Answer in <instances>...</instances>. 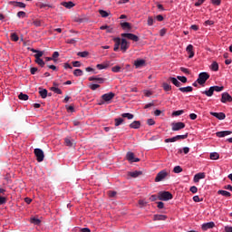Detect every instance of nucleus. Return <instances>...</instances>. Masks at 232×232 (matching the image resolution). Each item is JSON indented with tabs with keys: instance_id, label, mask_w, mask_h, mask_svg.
<instances>
[{
	"instance_id": "nucleus-1",
	"label": "nucleus",
	"mask_w": 232,
	"mask_h": 232,
	"mask_svg": "<svg viewBox=\"0 0 232 232\" xmlns=\"http://www.w3.org/2000/svg\"><path fill=\"white\" fill-rule=\"evenodd\" d=\"M173 198V194L169 191H160L158 193V199L163 200L164 202H168V200H171Z\"/></svg>"
},
{
	"instance_id": "nucleus-46",
	"label": "nucleus",
	"mask_w": 232,
	"mask_h": 232,
	"mask_svg": "<svg viewBox=\"0 0 232 232\" xmlns=\"http://www.w3.org/2000/svg\"><path fill=\"white\" fill-rule=\"evenodd\" d=\"M213 92H222L224 90V86H212Z\"/></svg>"
},
{
	"instance_id": "nucleus-45",
	"label": "nucleus",
	"mask_w": 232,
	"mask_h": 232,
	"mask_svg": "<svg viewBox=\"0 0 232 232\" xmlns=\"http://www.w3.org/2000/svg\"><path fill=\"white\" fill-rule=\"evenodd\" d=\"M178 81H180V82L186 83L188 82V78L186 76H177Z\"/></svg>"
},
{
	"instance_id": "nucleus-34",
	"label": "nucleus",
	"mask_w": 232,
	"mask_h": 232,
	"mask_svg": "<svg viewBox=\"0 0 232 232\" xmlns=\"http://www.w3.org/2000/svg\"><path fill=\"white\" fill-rule=\"evenodd\" d=\"M188 139V133H186L185 135H177L175 136V141L177 142V140H184Z\"/></svg>"
},
{
	"instance_id": "nucleus-54",
	"label": "nucleus",
	"mask_w": 232,
	"mask_h": 232,
	"mask_svg": "<svg viewBox=\"0 0 232 232\" xmlns=\"http://www.w3.org/2000/svg\"><path fill=\"white\" fill-rule=\"evenodd\" d=\"M211 3L212 5H215V6H220L222 0H211Z\"/></svg>"
},
{
	"instance_id": "nucleus-8",
	"label": "nucleus",
	"mask_w": 232,
	"mask_h": 232,
	"mask_svg": "<svg viewBox=\"0 0 232 232\" xmlns=\"http://www.w3.org/2000/svg\"><path fill=\"white\" fill-rule=\"evenodd\" d=\"M221 102L226 104V102H232V97L227 92H223L221 94Z\"/></svg>"
},
{
	"instance_id": "nucleus-29",
	"label": "nucleus",
	"mask_w": 232,
	"mask_h": 232,
	"mask_svg": "<svg viewBox=\"0 0 232 232\" xmlns=\"http://www.w3.org/2000/svg\"><path fill=\"white\" fill-rule=\"evenodd\" d=\"M202 93H203V95H207V97H213V93H215V92L213 91V88L210 87L209 90L205 91Z\"/></svg>"
},
{
	"instance_id": "nucleus-23",
	"label": "nucleus",
	"mask_w": 232,
	"mask_h": 232,
	"mask_svg": "<svg viewBox=\"0 0 232 232\" xmlns=\"http://www.w3.org/2000/svg\"><path fill=\"white\" fill-rule=\"evenodd\" d=\"M166 218H168V216H166V215L156 214V215L153 216V220L154 221H157V220H166Z\"/></svg>"
},
{
	"instance_id": "nucleus-24",
	"label": "nucleus",
	"mask_w": 232,
	"mask_h": 232,
	"mask_svg": "<svg viewBox=\"0 0 232 232\" xmlns=\"http://www.w3.org/2000/svg\"><path fill=\"white\" fill-rule=\"evenodd\" d=\"M39 90V95L42 97V99H46V97H48V91L41 88Z\"/></svg>"
},
{
	"instance_id": "nucleus-63",
	"label": "nucleus",
	"mask_w": 232,
	"mask_h": 232,
	"mask_svg": "<svg viewBox=\"0 0 232 232\" xmlns=\"http://www.w3.org/2000/svg\"><path fill=\"white\" fill-rule=\"evenodd\" d=\"M33 24H34V26H36V27H39V26H41V22L39 20H34L33 22Z\"/></svg>"
},
{
	"instance_id": "nucleus-25",
	"label": "nucleus",
	"mask_w": 232,
	"mask_h": 232,
	"mask_svg": "<svg viewBox=\"0 0 232 232\" xmlns=\"http://www.w3.org/2000/svg\"><path fill=\"white\" fill-rule=\"evenodd\" d=\"M129 177H132V179H137V177H140V175H142V171H133V172H129L128 173Z\"/></svg>"
},
{
	"instance_id": "nucleus-22",
	"label": "nucleus",
	"mask_w": 232,
	"mask_h": 232,
	"mask_svg": "<svg viewBox=\"0 0 232 232\" xmlns=\"http://www.w3.org/2000/svg\"><path fill=\"white\" fill-rule=\"evenodd\" d=\"M130 128H131L132 130H139V128H140V121H134L132 123L130 124Z\"/></svg>"
},
{
	"instance_id": "nucleus-51",
	"label": "nucleus",
	"mask_w": 232,
	"mask_h": 232,
	"mask_svg": "<svg viewBox=\"0 0 232 232\" xmlns=\"http://www.w3.org/2000/svg\"><path fill=\"white\" fill-rule=\"evenodd\" d=\"M108 195H109V197H111V198H113L117 197V192L113 191V190H110L108 192Z\"/></svg>"
},
{
	"instance_id": "nucleus-59",
	"label": "nucleus",
	"mask_w": 232,
	"mask_h": 232,
	"mask_svg": "<svg viewBox=\"0 0 232 232\" xmlns=\"http://www.w3.org/2000/svg\"><path fill=\"white\" fill-rule=\"evenodd\" d=\"M72 66H73L74 68H79V67H81V62H79V61L72 62Z\"/></svg>"
},
{
	"instance_id": "nucleus-31",
	"label": "nucleus",
	"mask_w": 232,
	"mask_h": 232,
	"mask_svg": "<svg viewBox=\"0 0 232 232\" xmlns=\"http://www.w3.org/2000/svg\"><path fill=\"white\" fill-rule=\"evenodd\" d=\"M34 63H36V64H38V66H41V68H44L45 63H44V61L43 59H41V58H36V59L34 60Z\"/></svg>"
},
{
	"instance_id": "nucleus-62",
	"label": "nucleus",
	"mask_w": 232,
	"mask_h": 232,
	"mask_svg": "<svg viewBox=\"0 0 232 232\" xmlns=\"http://www.w3.org/2000/svg\"><path fill=\"white\" fill-rule=\"evenodd\" d=\"M3 204H6V198L0 197V206H3Z\"/></svg>"
},
{
	"instance_id": "nucleus-37",
	"label": "nucleus",
	"mask_w": 232,
	"mask_h": 232,
	"mask_svg": "<svg viewBox=\"0 0 232 232\" xmlns=\"http://www.w3.org/2000/svg\"><path fill=\"white\" fill-rule=\"evenodd\" d=\"M121 117L123 119H129V121H131V119H133L134 116L133 114L127 112V113H122Z\"/></svg>"
},
{
	"instance_id": "nucleus-36",
	"label": "nucleus",
	"mask_w": 232,
	"mask_h": 232,
	"mask_svg": "<svg viewBox=\"0 0 232 232\" xmlns=\"http://www.w3.org/2000/svg\"><path fill=\"white\" fill-rule=\"evenodd\" d=\"M78 57H88L90 55V53L88 51L79 52L77 53Z\"/></svg>"
},
{
	"instance_id": "nucleus-4",
	"label": "nucleus",
	"mask_w": 232,
	"mask_h": 232,
	"mask_svg": "<svg viewBox=\"0 0 232 232\" xmlns=\"http://www.w3.org/2000/svg\"><path fill=\"white\" fill-rule=\"evenodd\" d=\"M34 155L37 162H43L44 160V151L41 149H34Z\"/></svg>"
},
{
	"instance_id": "nucleus-17",
	"label": "nucleus",
	"mask_w": 232,
	"mask_h": 232,
	"mask_svg": "<svg viewBox=\"0 0 232 232\" xmlns=\"http://www.w3.org/2000/svg\"><path fill=\"white\" fill-rule=\"evenodd\" d=\"M145 64H146V61L142 59L136 60L134 62L135 68H142V66H144Z\"/></svg>"
},
{
	"instance_id": "nucleus-43",
	"label": "nucleus",
	"mask_w": 232,
	"mask_h": 232,
	"mask_svg": "<svg viewBox=\"0 0 232 232\" xmlns=\"http://www.w3.org/2000/svg\"><path fill=\"white\" fill-rule=\"evenodd\" d=\"M89 88L91 90H92V92H95V90H97V88H101V85L97 84V83H92L89 85Z\"/></svg>"
},
{
	"instance_id": "nucleus-2",
	"label": "nucleus",
	"mask_w": 232,
	"mask_h": 232,
	"mask_svg": "<svg viewBox=\"0 0 232 232\" xmlns=\"http://www.w3.org/2000/svg\"><path fill=\"white\" fill-rule=\"evenodd\" d=\"M209 79V73L208 72H200L198 74V78L197 80L198 84H200V86H204L206 84V81Z\"/></svg>"
},
{
	"instance_id": "nucleus-33",
	"label": "nucleus",
	"mask_w": 232,
	"mask_h": 232,
	"mask_svg": "<svg viewBox=\"0 0 232 232\" xmlns=\"http://www.w3.org/2000/svg\"><path fill=\"white\" fill-rule=\"evenodd\" d=\"M13 5L18 8H26V5L23 2H13Z\"/></svg>"
},
{
	"instance_id": "nucleus-32",
	"label": "nucleus",
	"mask_w": 232,
	"mask_h": 232,
	"mask_svg": "<svg viewBox=\"0 0 232 232\" xmlns=\"http://www.w3.org/2000/svg\"><path fill=\"white\" fill-rule=\"evenodd\" d=\"M51 92H53L54 93H57V95H63V91L59 89L58 87H51Z\"/></svg>"
},
{
	"instance_id": "nucleus-35",
	"label": "nucleus",
	"mask_w": 232,
	"mask_h": 232,
	"mask_svg": "<svg viewBox=\"0 0 232 232\" xmlns=\"http://www.w3.org/2000/svg\"><path fill=\"white\" fill-rule=\"evenodd\" d=\"M218 195H222L223 197H231V193L227 190H218Z\"/></svg>"
},
{
	"instance_id": "nucleus-52",
	"label": "nucleus",
	"mask_w": 232,
	"mask_h": 232,
	"mask_svg": "<svg viewBox=\"0 0 232 232\" xmlns=\"http://www.w3.org/2000/svg\"><path fill=\"white\" fill-rule=\"evenodd\" d=\"M205 26H212V24H215V22L212 20H207L204 23Z\"/></svg>"
},
{
	"instance_id": "nucleus-20",
	"label": "nucleus",
	"mask_w": 232,
	"mask_h": 232,
	"mask_svg": "<svg viewBox=\"0 0 232 232\" xmlns=\"http://www.w3.org/2000/svg\"><path fill=\"white\" fill-rule=\"evenodd\" d=\"M121 26L122 30H126L127 32H130L131 30V24L128 22L121 23Z\"/></svg>"
},
{
	"instance_id": "nucleus-14",
	"label": "nucleus",
	"mask_w": 232,
	"mask_h": 232,
	"mask_svg": "<svg viewBox=\"0 0 232 232\" xmlns=\"http://www.w3.org/2000/svg\"><path fill=\"white\" fill-rule=\"evenodd\" d=\"M30 50L33 52V53H35L34 59H41L43 57V55H44V52H43V51H39V50L34 49V48H32Z\"/></svg>"
},
{
	"instance_id": "nucleus-18",
	"label": "nucleus",
	"mask_w": 232,
	"mask_h": 232,
	"mask_svg": "<svg viewBox=\"0 0 232 232\" xmlns=\"http://www.w3.org/2000/svg\"><path fill=\"white\" fill-rule=\"evenodd\" d=\"M179 92H181V93H191V92H193V87L191 86H187V87H179Z\"/></svg>"
},
{
	"instance_id": "nucleus-6",
	"label": "nucleus",
	"mask_w": 232,
	"mask_h": 232,
	"mask_svg": "<svg viewBox=\"0 0 232 232\" xmlns=\"http://www.w3.org/2000/svg\"><path fill=\"white\" fill-rule=\"evenodd\" d=\"M166 177H168V172H166L165 170H161L157 174L155 178V182H162V180L165 179Z\"/></svg>"
},
{
	"instance_id": "nucleus-15",
	"label": "nucleus",
	"mask_w": 232,
	"mask_h": 232,
	"mask_svg": "<svg viewBox=\"0 0 232 232\" xmlns=\"http://www.w3.org/2000/svg\"><path fill=\"white\" fill-rule=\"evenodd\" d=\"M231 130L218 131L216 133V136L218 137L219 139H222V137H227V135H231Z\"/></svg>"
},
{
	"instance_id": "nucleus-61",
	"label": "nucleus",
	"mask_w": 232,
	"mask_h": 232,
	"mask_svg": "<svg viewBox=\"0 0 232 232\" xmlns=\"http://www.w3.org/2000/svg\"><path fill=\"white\" fill-rule=\"evenodd\" d=\"M175 173H182V167L176 166L175 167Z\"/></svg>"
},
{
	"instance_id": "nucleus-49",
	"label": "nucleus",
	"mask_w": 232,
	"mask_h": 232,
	"mask_svg": "<svg viewBox=\"0 0 232 232\" xmlns=\"http://www.w3.org/2000/svg\"><path fill=\"white\" fill-rule=\"evenodd\" d=\"M121 67L119 65H115L114 67L111 68L112 72H114V73H119V72H121Z\"/></svg>"
},
{
	"instance_id": "nucleus-16",
	"label": "nucleus",
	"mask_w": 232,
	"mask_h": 232,
	"mask_svg": "<svg viewBox=\"0 0 232 232\" xmlns=\"http://www.w3.org/2000/svg\"><path fill=\"white\" fill-rule=\"evenodd\" d=\"M89 81H95L99 84H104L105 79L104 78H101L99 76H91V77H89Z\"/></svg>"
},
{
	"instance_id": "nucleus-11",
	"label": "nucleus",
	"mask_w": 232,
	"mask_h": 232,
	"mask_svg": "<svg viewBox=\"0 0 232 232\" xmlns=\"http://www.w3.org/2000/svg\"><path fill=\"white\" fill-rule=\"evenodd\" d=\"M213 227H215V222H213V221H210V222H208V223H204L201 226V229L203 231H208V229H213Z\"/></svg>"
},
{
	"instance_id": "nucleus-48",
	"label": "nucleus",
	"mask_w": 232,
	"mask_h": 232,
	"mask_svg": "<svg viewBox=\"0 0 232 232\" xmlns=\"http://www.w3.org/2000/svg\"><path fill=\"white\" fill-rule=\"evenodd\" d=\"M17 17H19V18L22 17L23 19H24V17H26V13L24 11H19L17 13Z\"/></svg>"
},
{
	"instance_id": "nucleus-13",
	"label": "nucleus",
	"mask_w": 232,
	"mask_h": 232,
	"mask_svg": "<svg viewBox=\"0 0 232 232\" xmlns=\"http://www.w3.org/2000/svg\"><path fill=\"white\" fill-rule=\"evenodd\" d=\"M202 179H206V173L204 172H199L198 174H196L194 176V182L197 183V182H200V180H202Z\"/></svg>"
},
{
	"instance_id": "nucleus-7",
	"label": "nucleus",
	"mask_w": 232,
	"mask_h": 232,
	"mask_svg": "<svg viewBox=\"0 0 232 232\" xmlns=\"http://www.w3.org/2000/svg\"><path fill=\"white\" fill-rule=\"evenodd\" d=\"M126 159L127 160H129V162H140V159L139 158H135V154L133 152H128L126 155Z\"/></svg>"
},
{
	"instance_id": "nucleus-10",
	"label": "nucleus",
	"mask_w": 232,
	"mask_h": 232,
	"mask_svg": "<svg viewBox=\"0 0 232 232\" xmlns=\"http://www.w3.org/2000/svg\"><path fill=\"white\" fill-rule=\"evenodd\" d=\"M120 46H121V50L122 52H126V50H128L130 48V44H128V41H126L125 38H122L121 40Z\"/></svg>"
},
{
	"instance_id": "nucleus-57",
	"label": "nucleus",
	"mask_w": 232,
	"mask_h": 232,
	"mask_svg": "<svg viewBox=\"0 0 232 232\" xmlns=\"http://www.w3.org/2000/svg\"><path fill=\"white\" fill-rule=\"evenodd\" d=\"M96 67L98 70H104V69L108 68L107 65L101 64V63L97 64Z\"/></svg>"
},
{
	"instance_id": "nucleus-44",
	"label": "nucleus",
	"mask_w": 232,
	"mask_h": 232,
	"mask_svg": "<svg viewBox=\"0 0 232 232\" xmlns=\"http://www.w3.org/2000/svg\"><path fill=\"white\" fill-rule=\"evenodd\" d=\"M154 23H155V19H153L151 16H149L147 21L148 26H153Z\"/></svg>"
},
{
	"instance_id": "nucleus-21",
	"label": "nucleus",
	"mask_w": 232,
	"mask_h": 232,
	"mask_svg": "<svg viewBox=\"0 0 232 232\" xmlns=\"http://www.w3.org/2000/svg\"><path fill=\"white\" fill-rule=\"evenodd\" d=\"M65 146H68L69 148H73L75 142L72 138H65L64 139Z\"/></svg>"
},
{
	"instance_id": "nucleus-39",
	"label": "nucleus",
	"mask_w": 232,
	"mask_h": 232,
	"mask_svg": "<svg viewBox=\"0 0 232 232\" xmlns=\"http://www.w3.org/2000/svg\"><path fill=\"white\" fill-rule=\"evenodd\" d=\"M182 151L185 155H188V153H189V148L188 147H184L183 149H179L178 150V153H182Z\"/></svg>"
},
{
	"instance_id": "nucleus-26",
	"label": "nucleus",
	"mask_w": 232,
	"mask_h": 232,
	"mask_svg": "<svg viewBox=\"0 0 232 232\" xmlns=\"http://www.w3.org/2000/svg\"><path fill=\"white\" fill-rule=\"evenodd\" d=\"M115 44H114V52L119 51V47L121 46V38H114L113 39Z\"/></svg>"
},
{
	"instance_id": "nucleus-41",
	"label": "nucleus",
	"mask_w": 232,
	"mask_h": 232,
	"mask_svg": "<svg viewBox=\"0 0 232 232\" xmlns=\"http://www.w3.org/2000/svg\"><path fill=\"white\" fill-rule=\"evenodd\" d=\"M73 75H75V77H81L82 76V70L81 69H76L73 71Z\"/></svg>"
},
{
	"instance_id": "nucleus-12",
	"label": "nucleus",
	"mask_w": 232,
	"mask_h": 232,
	"mask_svg": "<svg viewBox=\"0 0 232 232\" xmlns=\"http://www.w3.org/2000/svg\"><path fill=\"white\" fill-rule=\"evenodd\" d=\"M210 115L218 119V121H224L226 119V113L224 112H210Z\"/></svg>"
},
{
	"instance_id": "nucleus-47",
	"label": "nucleus",
	"mask_w": 232,
	"mask_h": 232,
	"mask_svg": "<svg viewBox=\"0 0 232 232\" xmlns=\"http://www.w3.org/2000/svg\"><path fill=\"white\" fill-rule=\"evenodd\" d=\"M99 14H100V15H102V17H108V15H110V13H108L104 10H100Z\"/></svg>"
},
{
	"instance_id": "nucleus-19",
	"label": "nucleus",
	"mask_w": 232,
	"mask_h": 232,
	"mask_svg": "<svg viewBox=\"0 0 232 232\" xmlns=\"http://www.w3.org/2000/svg\"><path fill=\"white\" fill-rule=\"evenodd\" d=\"M186 128V123L179 121L175 123V131H179L180 130H184Z\"/></svg>"
},
{
	"instance_id": "nucleus-38",
	"label": "nucleus",
	"mask_w": 232,
	"mask_h": 232,
	"mask_svg": "<svg viewBox=\"0 0 232 232\" xmlns=\"http://www.w3.org/2000/svg\"><path fill=\"white\" fill-rule=\"evenodd\" d=\"M115 122V126H121V124H122L124 122V119L122 118H116L114 120Z\"/></svg>"
},
{
	"instance_id": "nucleus-53",
	"label": "nucleus",
	"mask_w": 232,
	"mask_h": 232,
	"mask_svg": "<svg viewBox=\"0 0 232 232\" xmlns=\"http://www.w3.org/2000/svg\"><path fill=\"white\" fill-rule=\"evenodd\" d=\"M31 72V75H35V73H37V72H39V69H37V67H32L30 69Z\"/></svg>"
},
{
	"instance_id": "nucleus-55",
	"label": "nucleus",
	"mask_w": 232,
	"mask_h": 232,
	"mask_svg": "<svg viewBox=\"0 0 232 232\" xmlns=\"http://www.w3.org/2000/svg\"><path fill=\"white\" fill-rule=\"evenodd\" d=\"M189 191H190L191 193L195 194V193H198V188L196 186H192V187H190Z\"/></svg>"
},
{
	"instance_id": "nucleus-3",
	"label": "nucleus",
	"mask_w": 232,
	"mask_h": 232,
	"mask_svg": "<svg viewBox=\"0 0 232 232\" xmlns=\"http://www.w3.org/2000/svg\"><path fill=\"white\" fill-rule=\"evenodd\" d=\"M115 97V93L113 92H108L102 95V104H104V102H107V104H110L111 102V100Z\"/></svg>"
},
{
	"instance_id": "nucleus-30",
	"label": "nucleus",
	"mask_w": 232,
	"mask_h": 232,
	"mask_svg": "<svg viewBox=\"0 0 232 232\" xmlns=\"http://www.w3.org/2000/svg\"><path fill=\"white\" fill-rule=\"evenodd\" d=\"M210 70L212 72H218V63L213 62L210 65Z\"/></svg>"
},
{
	"instance_id": "nucleus-40",
	"label": "nucleus",
	"mask_w": 232,
	"mask_h": 232,
	"mask_svg": "<svg viewBox=\"0 0 232 232\" xmlns=\"http://www.w3.org/2000/svg\"><path fill=\"white\" fill-rule=\"evenodd\" d=\"M18 99H20V101H28V95L21 92L18 95Z\"/></svg>"
},
{
	"instance_id": "nucleus-56",
	"label": "nucleus",
	"mask_w": 232,
	"mask_h": 232,
	"mask_svg": "<svg viewBox=\"0 0 232 232\" xmlns=\"http://www.w3.org/2000/svg\"><path fill=\"white\" fill-rule=\"evenodd\" d=\"M147 204H148V202H146L144 199L139 200V205L140 208H144V206H146Z\"/></svg>"
},
{
	"instance_id": "nucleus-64",
	"label": "nucleus",
	"mask_w": 232,
	"mask_h": 232,
	"mask_svg": "<svg viewBox=\"0 0 232 232\" xmlns=\"http://www.w3.org/2000/svg\"><path fill=\"white\" fill-rule=\"evenodd\" d=\"M226 232H232V227H225Z\"/></svg>"
},
{
	"instance_id": "nucleus-50",
	"label": "nucleus",
	"mask_w": 232,
	"mask_h": 232,
	"mask_svg": "<svg viewBox=\"0 0 232 232\" xmlns=\"http://www.w3.org/2000/svg\"><path fill=\"white\" fill-rule=\"evenodd\" d=\"M163 90H165V92H169V90H171V85L169 83H163Z\"/></svg>"
},
{
	"instance_id": "nucleus-5",
	"label": "nucleus",
	"mask_w": 232,
	"mask_h": 232,
	"mask_svg": "<svg viewBox=\"0 0 232 232\" xmlns=\"http://www.w3.org/2000/svg\"><path fill=\"white\" fill-rule=\"evenodd\" d=\"M121 37H124L125 39H130V41H133L134 43H139V36L131 33H123L121 34Z\"/></svg>"
},
{
	"instance_id": "nucleus-42",
	"label": "nucleus",
	"mask_w": 232,
	"mask_h": 232,
	"mask_svg": "<svg viewBox=\"0 0 232 232\" xmlns=\"http://www.w3.org/2000/svg\"><path fill=\"white\" fill-rule=\"evenodd\" d=\"M11 40H13L14 43H17L19 41V36L15 33L11 34Z\"/></svg>"
},
{
	"instance_id": "nucleus-58",
	"label": "nucleus",
	"mask_w": 232,
	"mask_h": 232,
	"mask_svg": "<svg viewBox=\"0 0 232 232\" xmlns=\"http://www.w3.org/2000/svg\"><path fill=\"white\" fill-rule=\"evenodd\" d=\"M193 200H194V202H202V200H204V199L200 198V197H198V196H194Z\"/></svg>"
},
{
	"instance_id": "nucleus-27",
	"label": "nucleus",
	"mask_w": 232,
	"mask_h": 232,
	"mask_svg": "<svg viewBox=\"0 0 232 232\" xmlns=\"http://www.w3.org/2000/svg\"><path fill=\"white\" fill-rule=\"evenodd\" d=\"M210 160H218L220 159V154L218 152L210 153Z\"/></svg>"
},
{
	"instance_id": "nucleus-28",
	"label": "nucleus",
	"mask_w": 232,
	"mask_h": 232,
	"mask_svg": "<svg viewBox=\"0 0 232 232\" xmlns=\"http://www.w3.org/2000/svg\"><path fill=\"white\" fill-rule=\"evenodd\" d=\"M62 5L65 8H73L75 6V4H73V2H63L62 3Z\"/></svg>"
},
{
	"instance_id": "nucleus-9",
	"label": "nucleus",
	"mask_w": 232,
	"mask_h": 232,
	"mask_svg": "<svg viewBox=\"0 0 232 232\" xmlns=\"http://www.w3.org/2000/svg\"><path fill=\"white\" fill-rule=\"evenodd\" d=\"M186 52L188 55V59L195 57V51L193 50V44H188L186 48Z\"/></svg>"
},
{
	"instance_id": "nucleus-60",
	"label": "nucleus",
	"mask_w": 232,
	"mask_h": 232,
	"mask_svg": "<svg viewBox=\"0 0 232 232\" xmlns=\"http://www.w3.org/2000/svg\"><path fill=\"white\" fill-rule=\"evenodd\" d=\"M205 2H206V0H198L195 3V6H200L201 5H204Z\"/></svg>"
}]
</instances>
